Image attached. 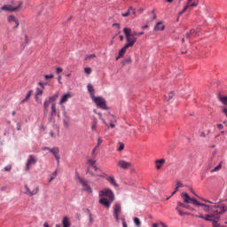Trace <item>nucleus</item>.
Masks as SVG:
<instances>
[{"label": "nucleus", "instance_id": "nucleus-11", "mask_svg": "<svg viewBox=\"0 0 227 227\" xmlns=\"http://www.w3.org/2000/svg\"><path fill=\"white\" fill-rule=\"evenodd\" d=\"M181 198L184 203H192L195 207L196 205H199V201L196 199L191 198L187 192L181 193Z\"/></svg>", "mask_w": 227, "mask_h": 227}, {"label": "nucleus", "instance_id": "nucleus-36", "mask_svg": "<svg viewBox=\"0 0 227 227\" xmlns=\"http://www.w3.org/2000/svg\"><path fill=\"white\" fill-rule=\"evenodd\" d=\"M94 58H97V55H95V54L86 55L85 61H90V59H94Z\"/></svg>", "mask_w": 227, "mask_h": 227}, {"label": "nucleus", "instance_id": "nucleus-43", "mask_svg": "<svg viewBox=\"0 0 227 227\" xmlns=\"http://www.w3.org/2000/svg\"><path fill=\"white\" fill-rule=\"evenodd\" d=\"M130 12H132V7H129L126 13H122V17H129V15H130Z\"/></svg>", "mask_w": 227, "mask_h": 227}, {"label": "nucleus", "instance_id": "nucleus-21", "mask_svg": "<svg viewBox=\"0 0 227 227\" xmlns=\"http://www.w3.org/2000/svg\"><path fill=\"white\" fill-rule=\"evenodd\" d=\"M154 164H155V168L157 170L161 169L162 166H164V164H166V160H164V159L156 160Z\"/></svg>", "mask_w": 227, "mask_h": 227}, {"label": "nucleus", "instance_id": "nucleus-53", "mask_svg": "<svg viewBox=\"0 0 227 227\" xmlns=\"http://www.w3.org/2000/svg\"><path fill=\"white\" fill-rule=\"evenodd\" d=\"M61 72H63V68H61V67H57V69H56V74H61Z\"/></svg>", "mask_w": 227, "mask_h": 227}, {"label": "nucleus", "instance_id": "nucleus-18", "mask_svg": "<svg viewBox=\"0 0 227 227\" xmlns=\"http://www.w3.org/2000/svg\"><path fill=\"white\" fill-rule=\"evenodd\" d=\"M50 153H52V155H54L58 164H59V159H61V156L59 155V148L53 147L50 149Z\"/></svg>", "mask_w": 227, "mask_h": 227}, {"label": "nucleus", "instance_id": "nucleus-12", "mask_svg": "<svg viewBox=\"0 0 227 227\" xmlns=\"http://www.w3.org/2000/svg\"><path fill=\"white\" fill-rule=\"evenodd\" d=\"M121 215V205L115 203L114 206V217L117 223H120V215Z\"/></svg>", "mask_w": 227, "mask_h": 227}, {"label": "nucleus", "instance_id": "nucleus-5", "mask_svg": "<svg viewBox=\"0 0 227 227\" xmlns=\"http://www.w3.org/2000/svg\"><path fill=\"white\" fill-rule=\"evenodd\" d=\"M227 212V205L226 204H216L214 206L213 213L215 215H223V214H225Z\"/></svg>", "mask_w": 227, "mask_h": 227}, {"label": "nucleus", "instance_id": "nucleus-44", "mask_svg": "<svg viewBox=\"0 0 227 227\" xmlns=\"http://www.w3.org/2000/svg\"><path fill=\"white\" fill-rule=\"evenodd\" d=\"M221 168H223V166L221 165V163L216 166L211 172L212 173H215V171H219L221 169Z\"/></svg>", "mask_w": 227, "mask_h": 227}, {"label": "nucleus", "instance_id": "nucleus-20", "mask_svg": "<svg viewBox=\"0 0 227 227\" xmlns=\"http://www.w3.org/2000/svg\"><path fill=\"white\" fill-rule=\"evenodd\" d=\"M80 184L81 185H82L83 191H85V192H88L89 194H91V192H93V190H91V187L90 186V184H88L86 179L84 181H82V183Z\"/></svg>", "mask_w": 227, "mask_h": 227}, {"label": "nucleus", "instance_id": "nucleus-51", "mask_svg": "<svg viewBox=\"0 0 227 227\" xmlns=\"http://www.w3.org/2000/svg\"><path fill=\"white\" fill-rule=\"evenodd\" d=\"M17 3H23L22 1H12L11 6H17Z\"/></svg>", "mask_w": 227, "mask_h": 227}, {"label": "nucleus", "instance_id": "nucleus-59", "mask_svg": "<svg viewBox=\"0 0 227 227\" xmlns=\"http://www.w3.org/2000/svg\"><path fill=\"white\" fill-rule=\"evenodd\" d=\"M202 201H205V203H210L211 205H214V202H212L208 200L202 199Z\"/></svg>", "mask_w": 227, "mask_h": 227}, {"label": "nucleus", "instance_id": "nucleus-55", "mask_svg": "<svg viewBox=\"0 0 227 227\" xmlns=\"http://www.w3.org/2000/svg\"><path fill=\"white\" fill-rule=\"evenodd\" d=\"M121 220L122 221V226L127 227V222H125V218H121Z\"/></svg>", "mask_w": 227, "mask_h": 227}, {"label": "nucleus", "instance_id": "nucleus-41", "mask_svg": "<svg viewBox=\"0 0 227 227\" xmlns=\"http://www.w3.org/2000/svg\"><path fill=\"white\" fill-rule=\"evenodd\" d=\"M124 148H125V145L123 143L120 142L118 152H122V150H124Z\"/></svg>", "mask_w": 227, "mask_h": 227}, {"label": "nucleus", "instance_id": "nucleus-52", "mask_svg": "<svg viewBox=\"0 0 227 227\" xmlns=\"http://www.w3.org/2000/svg\"><path fill=\"white\" fill-rule=\"evenodd\" d=\"M152 13H153V20H155L157 19V14H155V10H153Z\"/></svg>", "mask_w": 227, "mask_h": 227}, {"label": "nucleus", "instance_id": "nucleus-47", "mask_svg": "<svg viewBox=\"0 0 227 227\" xmlns=\"http://www.w3.org/2000/svg\"><path fill=\"white\" fill-rule=\"evenodd\" d=\"M44 79H54V74H45Z\"/></svg>", "mask_w": 227, "mask_h": 227}, {"label": "nucleus", "instance_id": "nucleus-64", "mask_svg": "<svg viewBox=\"0 0 227 227\" xmlns=\"http://www.w3.org/2000/svg\"><path fill=\"white\" fill-rule=\"evenodd\" d=\"M130 13H132V15H136V9L132 8V10L130 11Z\"/></svg>", "mask_w": 227, "mask_h": 227}, {"label": "nucleus", "instance_id": "nucleus-48", "mask_svg": "<svg viewBox=\"0 0 227 227\" xmlns=\"http://www.w3.org/2000/svg\"><path fill=\"white\" fill-rule=\"evenodd\" d=\"M176 187L180 189V187H184V184H182V182L180 181H176Z\"/></svg>", "mask_w": 227, "mask_h": 227}, {"label": "nucleus", "instance_id": "nucleus-39", "mask_svg": "<svg viewBox=\"0 0 227 227\" xmlns=\"http://www.w3.org/2000/svg\"><path fill=\"white\" fill-rule=\"evenodd\" d=\"M56 176H58V170H55L52 174H51V177L50 178L49 182H52V180H54V178H56Z\"/></svg>", "mask_w": 227, "mask_h": 227}, {"label": "nucleus", "instance_id": "nucleus-6", "mask_svg": "<svg viewBox=\"0 0 227 227\" xmlns=\"http://www.w3.org/2000/svg\"><path fill=\"white\" fill-rule=\"evenodd\" d=\"M186 4L184 5V9L179 12L180 15H184L189 10V8H196L198 4H200V0H186Z\"/></svg>", "mask_w": 227, "mask_h": 227}, {"label": "nucleus", "instance_id": "nucleus-8", "mask_svg": "<svg viewBox=\"0 0 227 227\" xmlns=\"http://www.w3.org/2000/svg\"><path fill=\"white\" fill-rule=\"evenodd\" d=\"M130 47H134V41H130V39L128 38V43H126L122 49H121L119 51V55L116 57V60H119L120 58H123V55L127 52V49Z\"/></svg>", "mask_w": 227, "mask_h": 227}, {"label": "nucleus", "instance_id": "nucleus-14", "mask_svg": "<svg viewBox=\"0 0 227 227\" xmlns=\"http://www.w3.org/2000/svg\"><path fill=\"white\" fill-rule=\"evenodd\" d=\"M38 162V159L34 155H29L26 163V171H29L31 169V166H35Z\"/></svg>", "mask_w": 227, "mask_h": 227}, {"label": "nucleus", "instance_id": "nucleus-57", "mask_svg": "<svg viewBox=\"0 0 227 227\" xmlns=\"http://www.w3.org/2000/svg\"><path fill=\"white\" fill-rule=\"evenodd\" d=\"M39 86H41L42 88H45V86H47V83L40 82Z\"/></svg>", "mask_w": 227, "mask_h": 227}, {"label": "nucleus", "instance_id": "nucleus-23", "mask_svg": "<svg viewBox=\"0 0 227 227\" xmlns=\"http://www.w3.org/2000/svg\"><path fill=\"white\" fill-rule=\"evenodd\" d=\"M51 116H59V112H58V109L56 108V103L51 104Z\"/></svg>", "mask_w": 227, "mask_h": 227}, {"label": "nucleus", "instance_id": "nucleus-37", "mask_svg": "<svg viewBox=\"0 0 227 227\" xmlns=\"http://www.w3.org/2000/svg\"><path fill=\"white\" fill-rule=\"evenodd\" d=\"M106 116H107V120H109L110 123L112 121H116V119L114 118V115H113L111 114H108Z\"/></svg>", "mask_w": 227, "mask_h": 227}, {"label": "nucleus", "instance_id": "nucleus-63", "mask_svg": "<svg viewBox=\"0 0 227 227\" xmlns=\"http://www.w3.org/2000/svg\"><path fill=\"white\" fill-rule=\"evenodd\" d=\"M98 149V148H97V146H95V148L92 150V155L95 156V152H97Z\"/></svg>", "mask_w": 227, "mask_h": 227}, {"label": "nucleus", "instance_id": "nucleus-58", "mask_svg": "<svg viewBox=\"0 0 227 227\" xmlns=\"http://www.w3.org/2000/svg\"><path fill=\"white\" fill-rule=\"evenodd\" d=\"M217 129H219V130H223V129H224V126H223V124H217Z\"/></svg>", "mask_w": 227, "mask_h": 227}, {"label": "nucleus", "instance_id": "nucleus-62", "mask_svg": "<svg viewBox=\"0 0 227 227\" xmlns=\"http://www.w3.org/2000/svg\"><path fill=\"white\" fill-rule=\"evenodd\" d=\"M98 149V148H97V146H95V148L92 150V155L95 156V152H97Z\"/></svg>", "mask_w": 227, "mask_h": 227}, {"label": "nucleus", "instance_id": "nucleus-50", "mask_svg": "<svg viewBox=\"0 0 227 227\" xmlns=\"http://www.w3.org/2000/svg\"><path fill=\"white\" fill-rule=\"evenodd\" d=\"M114 123H116V121H112V122L109 123L111 129H114V127H116Z\"/></svg>", "mask_w": 227, "mask_h": 227}, {"label": "nucleus", "instance_id": "nucleus-27", "mask_svg": "<svg viewBox=\"0 0 227 227\" xmlns=\"http://www.w3.org/2000/svg\"><path fill=\"white\" fill-rule=\"evenodd\" d=\"M42 95H43V90L40 88H37L35 92V100L39 102V104H42V100L39 99L38 97H42Z\"/></svg>", "mask_w": 227, "mask_h": 227}, {"label": "nucleus", "instance_id": "nucleus-1", "mask_svg": "<svg viewBox=\"0 0 227 227\" xmlns=\"http://www.w3.org/2000/svg\"><path fill=\"white\" fill-rule=\"evenodd\" d=\"M99 204L105 207V208H111V205L115 200L114 192L109 188H105L98 192Z\"/></svg>", "mask_w": 227, "mask_h": 227}, {"label": "nucleus", "instance_id": "nucleus-29", "mask_svg": "<svg viewBox=\"0 0 227 227\" xmlns=\"http://www.w3.org/2000/svg\"><path fill=\"white\" fill-rule=\"evenodd\" d=\"M87 90H88L91 98L94 99L95 98V89L93 88V85L89 83L87 86Z\"/></svg>", "mask_w": 227, "mask_h": 227}, {"label": "nucleus", "instance_id": "nucleus-38", "mask_svg": "<svg viewBox=\"0 0 227 227\" xmlns=\"http://www.w3.org/2000/svg\"><path fill=\"white\" fill-rule=\"evenodd\" d=\"M75 178L78 180V182L80 184H82V181L84 182L86 180V179L81 177V176H79V173H77V172L75 173Z\"/></svg>", "mask_w": 227, "mask_h": 227}, {"label": "nucleus", "instance_id": "nucleus-40", "mask_svg": "<svg viewBox=\"0 0 227 227\" xmlns=\"http://www.w3.org/2000/svg\"><path fill=\"white\" fill-rule=\"evenodd\" d=\"M103 141L104 140L102 139V137H98V144L96 145V148H98V146H100V145H102Z\"/></svg>", "mask_w": 227, "mask_h": 227}, {"label": "nucleus", "instance_id": "nucleus-17", "mask_svg": "<svg viewBox=\"0 0 227 227\" xmlns=\"http://www.w3.org/2000/svg\"><path fill=\"white\" fill-rule=\"evenodd\" d=\"M7 21L9 22V24H11V26H13L14 29H17V27H19V20L15 16L10 15L7 18Z\"/></svg>", "mask_w": 227, "mask_h": 227}, {"label": "nucleus", "instance_id": "nucleus-25", "mask_svg": "<svg viewBox=\"0 0 227 227\" xmlns=\"http://www.w3.org/2000/svg\"><path fill=\"white\" fill-rule=\"evenodd\" d=\"M72 223H70V218L68 216H64L62 219V227H70Z\"/></svg>", "mask_w": 227, "mask_h": 227}, {"label": "nucleus", "instance_id": "nucleus-24", "mask_svg": "<svg viewBox=\"0 0 227 227\" xmlns=\"http://www.w3.org/2000/svg\"><path fill=\"white\" fill-rule=\"evenodd\" d=\"M69 98H72V94L71 93L64 94L62 96V98H60L59 104L61 105V104H65L66 102H68Z\"/></svg>", "mask_w": 227, "mask_h": 227}, {"label": "nucleus", "instance_id": "nucleus-7", "mask_svg": "<svg viewBox=\"0 0 227 227\" xmlns=\"http://www.w3.org/2000/svg\"><path fill=\"white\" fill-rule=\"evenodd\" d=\"M182 208H190L191 210H193L192 208H191V207L189 205H185L180 201L177 202V207H176V210L178 212L179 215L183 216V215H191V213H187L184 210H182Z\"/></svg>", "mask_w": 227, "mask_h": 227}, {"label": "nucleus", "instance_id": "nucleus-4", "mask_svg": "<svg viewBox=\"0 0 227 227\" xmlns=\"http://www.w3.org/2000/svg\"><path fill=\"white\" fill-rule=\"evenodd\" d=\"M24 3L18 2L17 6H13L11 4H5L1 7L2 12H20L22 10V5Z\"/></svg>", "mask_w": 227, "mask_h": 227}, {"label": "nucleus", "instance_id": "nucleus-19", "mask_svg": "<svg viewBox=\"0 0 227 227\" xmlns=\"http://www.w3.org/2000/svg\"><path fill=\"white\" fill-rule=\"evenodd\" d=\"M95 172L90 171V168H88L87 169V174L90 175V176H93L94 178H97V179L102 178V176H104V172L100 173V169Z\"/></svg>", "mask_w": 227, "mask_h": 227}, {"label": "nucleus", "instance_id": "nucleus-13", "mask_svg": "<svg viewBox=\"0 0 227 227\" xmlns=\"http://www.w3.org/2000/svg\"><path fill=\"white\" fill-rule=\"evenodd\" d=\"M195 207H200V210H203L206 214H214V206H208L204 203L196 204Z\"/></svg>", "mask_w": 227, "mask_h": 227}, {"label": "nucleus", "instance_id": "nucleus-34", "mask_svg": "<svg viewBox=\"0 0 227 227\" xmlns=\"http://www.w3.org/2000/svg\"><path fill=\"white\" fill-rule=\"evenodd\" d=\"M98 125V121H97V119H94L91 124L92 132H95V130H97Z\"/></svg>", "mask_w": 227, "mask_h": 227}, {"label": "nucleus", "instance_id": "nucleus-16", "mask_svg": "<svg viewBox=\"0 0 227 227\" xmlns=\"http://www.w3.org/2000/svg\"><path fill=\"white\" fill-rule=\"evenodd\" d=\"M102 178H106L107 182H109L110 184H112L114 187H118V183H116V179H114V176H108L106 173H103V176H101Z\"/></svg>", "mask_w": 227, "mask_h": 227}, {"label": "nucleus", "instance_id": "nucleus-22", "mask_svg": "<svg viewBox=\"0 0 227 227\" xmlns=\"http://www.w3.org/2000/svg\"><path fill=\"white\" fill-rule=\"evenodd\" d=\"M63 125L66 129L70 127V116H68L67 113H64Z\"/></svg>", "mask_w": 227, "mask_h": 227}, {"label": "nucleus", "instance_id": "nucleus-49", "mask_svg": "<svg viewBox=\"0 0 227 227\" xmlns=\"http://www.w3.org/2000/svg\"><path fill=\"white\" fill-rule=\"evenodd\" d=\"M84 72H85V74H91V68L90 67H85Z\"/></svg>", "mask_w": 227, "mask_h": 227}, {"label": "nucleus", "instance_id": "nucleus-61", "mask_svg": "<svg viewBox=\"0 0 227 227\" xmlns=\"http://www.w3.org/2000/svg\"><path fill=\"white\" fill-rule=\"evenodd\" d=\"M98 149V148H97V146H95V148L92 150V155L95 156V152H97Z\"/></svg>", "mask_w": 227, "mask_h": 227}, {"label": "nucleus", "instance_id": "nucleus-42", "mask_svg": "<svg viewBox=\"0 0 227 227\" xmlns=\"http://www.w3.org/2000/svg\"><path fill=\"white\" fill-rule=\"evenodd\" d=\"M175 97V92L171 91L168 94V98L167 100H171V98H173Z\"/></svg>", "mask_w": 227, "mask_h": 227}, {"label": "nucleus", "instance_id": "nucleus-30", "mask_svg": "<svg viewBox=\"0 0 227 227\" xmlns=\"http://www.w3.org/2000/svg\"><path fill=\"white\" fill-rule=\"evenodd\" d=\"M95 163L94 160H88L87 161V164H89L90 168H93L94 171H100V168H97Z\"/></svg>", "mask_w": 227, "mask_h": 227}, {"label": "nucleus", "instance_id": "nucleus-56", "mask_svg": "<svg viewBox=\"0 0 227 227\" xmlns=\"http://www.w3.org/2000/svg\"><path fill=\"white\" fill-rule=\"evenodd\" d=\"M4 171H12V166L9 165V166L5 167Z\"/></svg>", "mask_w": 227, "mask_h": 227}, {"label": "nucleus", "instance_id": "nucleus-2", "mask_svg": "<svg viewBox=\"0 0 227 227\" xmlns=\"http://www.w3.org/2000/svg\"><path fill=\"white\" fill-rule=\"evenodd\" d=\"M194 217H199L200 219H204V221H209L212 223L213 227H226L224 225H221L219 221H221V216L215 215V214H207L203 215V214L193 215Z\"/></svg>", "mask_w": 227, "mask_h": 227}, {"label": "nucleus", "instance_id": "nucleus-26", "mask_svg": "<svg viewBox=\"0 0 227 227\" xmlns=\"http://www.w3.org/2000/svg\"><path fill=\"white\" fill-rule=\"evenodd\" d=\"M165 26L162 23V21H159L158 23H156V25L154 26V31H164L165 29Z\"/></svg>", "mask_w": 227, "mask_h": 227}, {"label": "nucleus", "instance_id": "nucleus-46", "mask_svg": "<svg viewBox=\"0 0 227 227\" xmlns=\"http://www.w3.org/2000/svg\"><path fill=\"white\" fill-rule=\"evenodd\" d=\"M99 115V120H101L102 123H104V125H106L107 127V122L106 121V120L104 118H102V114H98Z\"/></svg>", "mask_w": 227, "mask_h": 227}, {"label": "nucleus", "instance_id": "nucleus-31", "mask_svg": "<svg viewBox=\"0 0 227 227\" xmlns=\"http://www.w3.org/2000/svg\"><path fill=\"white\" fill-rule=\"evenodd\" d=\"M32 95H33V90H29L27 96L25 97V98L20 101V104H26V102H27L31 98Z\"/></svg>", "mask_w": 227, "mask_h": 227}, {"label": "nucleus", "instance_id": "nucleus-35", "mask_svg": "<svg viewBox=\"0 0 227 227\" xmlns=\"http://www.w3.org/2000/svg\"><path fill=\"white\" fill-rule=\"evenodd\" d=\"M133 221H134V224H136V226L141 227V220H140L139 218L135 217V218L133 219Z\"/></svg>", "mask_w": 227, "mask_h": 227}, {"label": "nucleus", "instance_id": "nucleus-3", "mask_svg": "<svg viewBox=\"0 0 227 227\" xmlns=\"http://www.w3.org/2000/svg\"><path fill=\"white\" fill-rule=\"evenodd\" d=\"M123 33L126 36V41L128 43H129V40L133 42V45L134 43H136V42H137V38L136 37V36H138L137 32H132V29L129 27H124Z\"/></svg>", "mask_w": 227, "mask_h": 227}, {"label": "nucleus", "instance_id": "nucleus-32", "mask_svg": "<svg viewBox=\"0 0 227 227\" xmlns=\"http://www.w3.org/2000/svg\"><path fill=\"white\" fill-rule=\"evenodd\" d=\"M51 102L49 99L44 100V103H43L44 113H49V106H51Z\"/></svg>", "mask_w": 227, "mask_h": 227}, {"label": "nucleus", "instance_id": "nucleus-15", "mask_svg": "<svg viewBox=\"0 0 227 227\" xmlns=\"http://www.w3.org/2000/svg\"><path fill=\"white\" fill-rule=\"evenodd\" d=\"M117 166L121 168V169H129V168H132V163L126 161L125 160H120L117 162Z\"/></svg>", "mask_w": 227, "mask_h": 227}, {"label": "nucleus", "instance_id": "nucleus-10", "mask_svg": "<svg viewBox=\"0 0 227 227\" xmlns=\"http://www.w3.org/2000/svg\"><path fill=\"white\" fill-rule=\"evenodd\" d=\"M92 100L99 109H107V105L106 104V99H104V98L95 97Z\"/></svg>", "mask_w": 227, "mask_h": 227}, {"label": "nucleus", "instance_id": "nucleus-45", "mask_svg": "<svg viewBox=\"0 0 227 227\" xmlns=\"http://www.w3.org/2000/svg\"><path fill=\"white\" fill-rule=\"evenodd\" d=\"M194 33H196V30H190V32L186 34L187 38L191 37V35H194Z\"/></svg>", "mask_w": 227, "mask_h": 227}, {"label": "nucleus", "instance_id": "nucleus-33", "mask_svg": "<svg viewBox=\"0 0 227 227\" xmlns=\"http://www.w3.org/2000/svg\"><path fill=\"white\" fill-rule=\"evenodd\" d=\"M58 97H59V93H56L53 96L50 97L48 98V100H50V102H51V104H56V100H58Z\"/></svg>", "mask_w": 227, "mask_h": 227}, {"label": "nucleus", "instance_id": "nucleus-28", "mask_svg": "<svg viewBox=\"0 0 227 227\" xmlns=\"http://www.w3.org/2000/svg\"><path fill=\"white\" fill-rule=\"evenodd\" d=\"M217 98L219 102L223 104V106H227V96H223L221 93L217 94Z\"/></svg>", "mask_w": 227, "mask_h": 227}, {"label": "nucleus", "instance_id": "nucleus-60", "mask_svg": "<svg viewBox=\"0 0 227 227\" xmlns=\"http://www.w3.org/2000/svg\"><path fill=\"white\" fill-rule=\"evenodd\" d=\"M90 224H93V216L91 214H90Z\"/></svg>", "mask_w": 227, "mask_h": 227}, {"label": "nucleus", "instance_id": "nucleus-54", "mask_svg": "<svg viewBox=\"0 0 227 227\" xmlns=\"http://www.w3.org/2000/svg\"><path fill=\"white\" fill-rule=\"evenodd\" d=\"M222 113H223V114H225V116L227 118V107H223L222 110Z\"/></svg>", "mask_w": 227, "mask_h": 227}, {"label": "nucleus", "instance_id": "nucleus-9", "mask_svg": "<svg viewBox=\"0 0 227 227\" xmlns=\"http://www.w3.org/2000/svg\"><path fill=\"white\" fill-rule=\"evenodd\" d=\"M24 187L26 190L25 194H27V196H36V194L40 192V186L38 185H35L33 190H31L27 184H25Z\"/></svg>", "mask_w": 227, "mask_h": 227}]
</instances>
